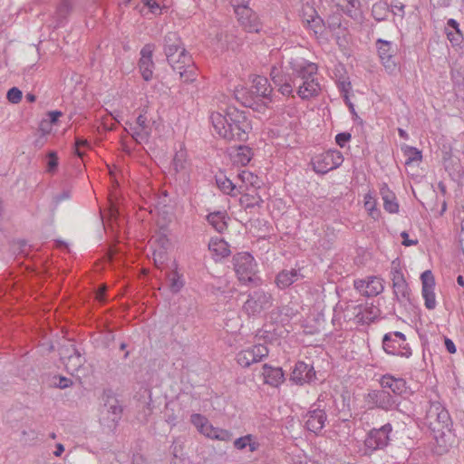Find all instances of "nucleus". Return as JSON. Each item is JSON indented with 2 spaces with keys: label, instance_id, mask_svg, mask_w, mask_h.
I'll use <instances>...</instances> for the list:
<instances>
[{
  "label": "nucleus",
  "instance_id": "nucleus-1",
  "mask_svg": "<svg viewBox=\"0 0 464 464\" xmlns=\"http://www.w3.org/2000/svg\"><path fill=\"white\" fill-rule=\"evenodd\" d=\"M164 53L169 64L174 72L179 74L184 82H192L196 80L195 63L176 33L170 32L165 35Z\"/></svg>",
  "mask_w": 464,
  "mask_h": 464
},
{
  "label": "nucleus",
  "instance_id": "nucleus-2",
  "mask_svg": "<svg viewBox=\"0 0 464 464\" xmlns=\"http://www.w3.org/2000/svg\"><path fill=\"white\" fill-rule=\"evenodd\" d=\"M289 65L293 74L300 79L301 83L297 87V95L302 100H309L319 95L321 85L317 79V65L302 57L292 58Z\"/></svg>",
  "mask_w": 464,
  "mask_h": 464
},
{
  "label": "nucleus",
  "instance_id": "nucleus-3",
  "mask_svg": "<svg viewBox=\"0 0 464 464\" xmlns=\"http://www.w3.org/2000/svg\"><path fill=\"white\" fill-rule=\"evenodd\" d=\"M425 423L433 432L437 447V454H443L448 450L449 443L446 440L445 430H450L451 418L446 408L439 401L430 402V407L426 411Z\"/></svg>",
  "mask_w": 464,
  "mask_h": 464
},
{
  "label": "nucleus",
  "instance_id": "nucleus-4",
  "mask_svg": "<svg viewBox=\"0 0 464 464\" xmlns=\"http://www.w3.org/2000/svg\"><path fill=\"white\" fill-rule=\"evenodd\" d=\"M235 272L243 284L258 285L261 280L256 276L257 265L252 255L247 252L238 253L233 257Z\"/></svg>",
  "mask_w": 464,
  "mask_h": 464
},
{
  "label": "nucleus",
  "instance_id": "nucleus-5",
  "mask_svg": "<svg viewBox=\"0 0 464 464\" xmlns=\"http://www.w3.org/2000/svg\"><path fill=\"white\" fill-rule=\"evenodd\" d=\"M392 431V426L390 423H386L379 429L371 430L364 440L362 454L370 456L374 451L386 448L391 440Z\"/></svg>",
  "mask_w": 464,
  "mask_h": 464
},
{
  "label": "nucleus",
  "instance_id": "nucleus-6",
  "mask_svg": "<svg viewBox=\"0 0 464 464\" xmlns=\"http://www.w3.org/2000/svg\"><path fill=\"white\" fill-rule=\"evenodd\" d=\"M229 121L231 122L227 130H231L230 137H224L223 139L227 140H246L252 127L245 112L235 107H230Z\"/></svg>",
  "mask_w": 464,
  "mask_h": 464
},
{
  "label": "nucleus",
  "instance_id": "nucleus-7",
  "mask_svg": "<svg viewBox=\"0 0 464 464\" xmlns=\"http://www.w3.org/2000/svg\"><path fill=\"white\" fill-rule=\"evenodd\" d=\"M190 421L200 434L208 439L228 441L232 438L229 430L214 427L202 414L193 413L190 416Z\"/></svg>",
  "mask_w": 464,
  "mask_h": 464
},
{
  "label": "nucleus",
  "instance_id": "nucleus-8",
  "mask_svg": "<svg viewBox=\"0 0 464 464\" xmlns=\"http://www.w3.org/2000/svg\"><path fill=\"white\" fill-rule=\"evenodd\" d=\"M272 305V295L263 289H257L248 295V298L245 302L243 309L248 315H258L270 309Z\"/></svg>",
  "mask_w": 464,
  "mask_h": 464
},
{
  "label": "nucleus",
  "instance_id": "nucleus-9",
  "mask_svg": "<svg viewBox=\"0 0 464 464\" xmlns=\"http://www.w3.org/2000/svg\"><path fill=\"white\" fill-rule=\"evenodd\" d=\"M291 70L290 65L283 67L282 65H274L271 69L270 76L278 88V92L285 96H290L293 94L294 87L296 85L295 74L290 73L288 71Z\"/></svg>",
  "mask_w": 464,
  "mask_h": 464
},
{
  "label": "nucleus",
  "instance_id": "nucleus-10",
  "mask_svg": "<svg viewBox=\"0 0 464 464\" xmlns=\"http://www.w3.org/2000/svg\"><path fill=\"white\" fill-rule=\"evenodd\" d=\"M343 161V154L337 150H326L313 159V168L316 173L325 174L337 169Z\"/></svg>",
  "mask_w": 464,
  "mask_h": 464
},
{
  "label": "nucleus",
  "instance_id": "nucleus-11",
  "mask_svg": "<svg viewBox=\"0 0 464 464\" xmlns=\"http://www.w3.org/2000/svg\"><path fill=\"white\" fill-rule=\"evenodd\" d=\"M382 346L389 354L406 358L411 355V350L406 343L405 335L401 332L386 334L382 339Z\"/></svg>",
  "mask_w": 464,
  "mask_h": 464
},
{
  "label": "nucleus",
  "instance_id": "nucleus-12",
  "mask_svg": "<svg viewBox=\"0 0 464 464\" xmlns=\"http://www.w3.org/2000/svg\"><path fill=\"white\" fill-rule=\"evenodd\" d=\"M365 402L370 409L378 408L385 411L397 409L398 399L384 390L372 391L365 396Z\"/></svg>",
  "mask_w": 464,
  "mask_h": 464
},
{
  "label": "nucleus",
  "instance_id": "nucleus-13",
  "mask_svg": "<svg viewBox=\"0 0 464 464\" xmlns=\"http://www.w3.org/2000/svg\"><path fill=\"white\" fill-rule=\"evenodd\" d=\"M269 353L264 344H256L241 350L237 354V362L242 367H249L251 364L262 361Z\"/></svg>",
  "mask_w": 464,
  "mask_h": 464
},
{
  "label": "nucleus",
  "instance_id": "nucleus-14",
  "mask_svg": "<svg viewBox=\"0 0 464 464\" xmlns=\"http://www.w3.org/2000/svg\"><path fill=\"white\" fill-rule=\"evenodd\" d=\"M354 288L366 297L376 296L382 293L384 286L382 279L378 276H367L354 281Z\"/></svg>",
  "mask_w": 464,
  "mask_h": 464
},
{
  "label": "nucleus",
  "instance_id": "nucleus-15",
  "mask_svg": "<svg viewBox=\"0 0 464 464\" xmlns=\"http://www.w3.org/2000/svg\"><path fill=\"white\" fill-rule=\"evenodd\" d=\"M230 107L228 106L227 108H220L217 111H213L210 114V121L212 123V126L215 130V131L218 134L219 137H230L231 130H227L229 129L230 125Z\"/></svg>",
  "mask_w": 464,
  "mask_h": 464
},
{
  "label": "nucleus",
  "instance_id": "nucleus-16",
  "mask_svg": "<svg viewBox=\"0 0 464 464\" xmlns=\"http://www.w3.org/2000/svg\"><path fill=\"white\" fill-rule=\"evenodd\" d=\"M240 24L249 33L259 32L261 25L258 16L248 6H240L235 10Z\"/></svg>",
  "mask_w": 464,
  "mask_h": 464
},
{
  "label": "nucleus",
  "instance_id": "nucleus-17",
  "mask_svg": "<svg viewBox=\"0 0 464 464\" xmlns=\"http://www.w3.org/2000/svg\"><path fill=\"white\" fill-rule=\"evenodd\" d=\"M154 52V44H148L140 50V58L139 61V70L145 81H150L153 76L154 63L152 54Z\"/></svg>",
  "mask_w": 464,
  "mask_h": 464
},
{
  "label": "nucleus",
  "instance_id": "nucleus-18",
  "mask_svg": "<svg viewBox=\"0 0 464 464\" xmlns=\"http://www.w3.org/2000/svg\"><path fill=\"white\" fill-rule=\"evenodd\" d=\"M65 351L68 355H66L63 350L61 353L62 360L63 361L67 372L73 375L82 367L85 360L72 344Z\"/></svg>",
  "mask_w": 464,
  "mask_h": 464
},
{
  "label": "nucleus",
  "instance_id": "nucleus-19",
  "mask_svg": "<svg viewBox=\"0 0 464 464\" xmlns=\"http://www.w3.org/2000/svg\"><path fill=\"white\" fill-rule=\"evenodd\" d=\"M130 130L137 142H147L152 130L151 122L146 115L140 114L136 120L135 126L130 127Z\"/></svg>",
  "mask_w": 464,
  "mask_h": 464
},
{
  "label": "nucleus",
  "instance_id": "nucleus-20",
  "mask_svg": "<svg viewBox=\"0 0 464 464\" xmlns=\"http://www.w3.org/2000/svg\"><path fill=\"white\" fill-rule=\"evenodd\" d=\"M315 377L313 366L298 362L295 363L290 380L298 385L311 382Z\"/></svg>",
  "mask_w": 464,
  "mask_h": 464
},
{
  "label": "nucleus",
  "instance_id": "nucleus-21",
  "mask_svg": "<svg viewBox=\"0 0 464 464\" xmlns=\"http://www.w3.org/2000/svg\"><path fill=\"white\" fill-rule=\"evenodd\" d=\"M305 427L308 430L317 433L323 430L326 421V414L324 410H310L304 417Z\"/></svg>",
  "mask_w": 464,
  "mask_h": 464
},
{
  "label": "nucleus",
  "instance_id": "nucleus-22",
  "mask_svg": "<svg viewBox=\"0 0 464 464\" xmlns=\"http://www.w3.org/2000/svg\"><path fill=\"white\" fill-rule=\"evenodd\" d=\"M376 47L382 64L387 69H392L395 66V63L392 59L396 53V48L393 46V44L390 41L378 39Z\"/></svg>",
  "mask_w": 464,
  "mask_h": 464
},
{
  "label": "nucleus",
  "instance_id": "nucleus-23",
  "mask_svg": "<svg viewBox=\"0 0 464 464\" xmlns=\"http://www.w3.org/2000/svg\"><path fill=\"white\" fill-rule=\"evenodd\" d=\"M262 370L264 382L270 386L278 387L285 380L284 372L279 367H273L265 363Z\"/></svg>",
  "mask_w": 464,
  "mask_h": 464
},
{
  "label": "nucleus",
  "instance_id": "nucleus-24",
  "mask_svg": "<svg viewBox=\"0 0 464 464\" xmlns=\"http://www.w3.org/2000/svg\"><path fill=\"white\" fill-rule=\"evenodd\" d=\"M216 183L218 188L227 195L236 197L239 193H243V186L234 184L225 174L219 173L216 176Z\"/></svg>",
  "mask_w": 464,
  "mask_h": 464
},
{
  "label": "nucleus",
  "instance_id": "nucleus-25",
  "mask_svg": "<svg viewBox=\"0 0 464 464\" xmlns=\"http://www.w3.org/2000/svg\"><path fill=\"white\" fill-rule=\"evenodd\" d=\"M172 167L175 172L181 178H186L188 176L189 162L188 160L187 151L181 146L174 155Z\"/></svg>",
  "mask_w": 464,
  "mask_h": 464
},
{
  "label": "nucleus",
  "instance_id": "nucleus-26",
  "mask_svg": "<svg viewBox=\"0 0 464 464\" xmlns=\"http://www.w3.org/2000/svg\"><path fill=\"white\" fill-rule=\"evenodd\" d=\"M381 386L383 389H390L394 394L401 395L406 391V382L402 378H395L392 375L385 374L381 378Z\"/></svg>",
  "mask_w": 464,
  "mask_h": 464
},
{
  "label": "nucleus",
  "instance_id": "nucleus-27",
  "mask_svg": "<svg viewBox=\"0 0 464 464\" xmlns=\"http://www.w3.org/2000/svg\"><path fill=\"white\" fill-rule=\"evenodd\" d=\"M302 16L303 21L316 33V28L321 26L322 19L317 15L314 5L309 2L303 5Z\"/></svg>",
  "mask_w": 464,
  "mask_h": 464
},
{
  "label": "nucleus",
  "instance_id": "nucleus-28",
  "mask_svg": "<svg viewBox=\"0 0 464 464\" xmlns=\"http://www.w3.org/2000/svg\"><path fill=\"white\" fill-rule=\"evenodd\" d=\"M252 92L257 97L269 98L272 88L268 80L260 75H255L252 79Z\"/></svg>",
  "mask_w": 464,
  "mask_h": 464
},
{
  "label": "nucleus",
  "instance_id": "nucleus-29",
  "mask_svg": "<svg viewBox=\"0 0 464 464\" xmlns=\"http://www.w3.org/2000/svg\"><path fill=\"white\" fill-rule=\"evenodd\" d=\"M208 249L216 258H224L230 255L229 245L219 237H215L210 239Z\"/></svg>",
  "mask_w": 464,
  "mask_h": 464
},
{
  "label": "nucleus",
  "instance_id": "nucleus-30",
  "mask_svg": "<svg viewBox=\"0 0 464 464\" xmlns=\"http://www.w3.org/2000/svg\"><path fill=\"white\" fill-rule=\"evenodd\" d=\"M301 277V274L296 269L283 270L276 276V284L279 288L285 289Z\"/></svg>",
  "mask_w": 464,
  "mask_h": 464
},
{
  "label": "nucleus",
  "instance_id": "nucleus-31",
  "mask_svg": "<svg viewBox=\"0 0 464 464\" xmlns=\"http://www.w3.org/2000/svg\"><path fill=\"white\" fill-rule=\"evenodd\" d=\"M104 410L107 412L108 419L112 422H117L122 412V408L117 398L111 395H108L104 403Z\"/></svg>",
  "mask_w": 464,
  "mask_h": 464
},
{
  "label": "nucleus",
  "instance_id": "nucleus-32",
  "mask_svg": "<svg viewBox=\"0 0 464 464\" xmlns=\"http://www.w3.org/2000/svg\"><path fill=\"white\" fill-rule=\"evenodd\" d=\"M446 34L449 41L453 45H459L463 40L462 34L459 30V24L455 19H449L447 22Z\"/></svg>",
  "mask_w": 464,
  "mask_h": 464
},
{
  "label": "nucleus",
  "instance_id": "nucleus-33",
  "mask_svg": "<svg viewBox=\"0 0 464 464\" xmlns=\"http://www.w3.org/2000/svg\"><path fill=\"white\" fill-rule=\"evenodd\" d=\"M253 156L251 149L246 146H239L231 153V159L236 165L246 166Z\"/></svg>",
  "mask_w": 464,
  "mask_h": 464
},
{
  "label": "nucleus",
  "instance_id": "nucleus-34",
  "mask_svg": "<svg viewBox=\"0 0 464 464\" xmlns=\"http://www.w3.org/2000/svg\"><path fill=\"white\" fill-rule=\"evenodd\" d=\"M259 446L256 439L251 434L240 437L234 441V447L239 450L248 449L250 452H254L259 449Z\"/></svg>",
  "mask_w": 464,
  "mask_h": 464
},
{
  "label": "nucleus",
  "instance_id": "nucleus-35",
  "mask_svg": "<svg viewBox=\"0 0 464 464\" xmlns=\"http://www.w3.org/2000/svg\"><path fill=\"white\" fill-rule=\"evenodd\" d=\"M227 214L225 211H216L208 215L207 219L213 228L218 233H222L227 229Z\"/></svg>",
  "mask_w": 464,
  "mask_h": 464
},
{
  "label": "nucleus",
  "instance_id": "nucleus-36",
  "mask_svg": "<svg viewBox=\"0 0 464 464\" xmlns=\"http://www.w3.org/2000/svg\"><path fill=\"white\" fill-rule=\"evenodd\" d=\"M381 193L383 200L384 209L391 214L397 213L399 211V204L395 195L387 188H382L381 189Z\"/></svg>",
  "mask_w": 464,
  "mask_h": 464
},
{
  "label": "nucleus",
  "instance_id": "nucleus-37",
  "mask_svg": "<svg viewBox=\"0 0 464 464\" xmlns=\"http://www.w3.org/2000/svg\"><path fill=\"white\" fill-rule=\"evenodd\" d=\"M337 6L350 17L358 16L360 2L358 0H335Z\"/></svg>",
  "mask_w": 464,
  "mask_h": 464
},
{
  "label": "nucleus",
  "instance_id": "nucleus-38",
  "mask_svg": "<svg viewBox=\"0 0 464 464\" xmlns=\"http://www.w3.org/2000/svg\"><path fill=\"white\" fill-rule=\"evenodd\" d=\"M237 177L242 182L240 186H243V191L248 190L249 188H256L259 187V178L248 170L240 171Z\"/></svg>",
  "mask_w": 464,
  "mask_h": 464
},
{
  "label": "nucleus",
  "instance_id": "nucleus-39",
  "mask_svg": "<svg viewBox=\"0 0 464 464\" xmlns=\"http://www.w3.org/2000/svg\"><path fill=\"white\" fill-rule=\"evenodd\" d=\"M161 246L159 249L153 250V260L157 267H161L168 260L167 248L169 245L167 237H160Z\"/></svg>",
  "mask_w": 464,
  "mask_h": 464
},
{
  "label": "nucleus",
  "instance_id": "nucleus-40",
  "mask_svg": "<svg viewBox=\"0 0 464 464\" xmlns=\"http://www.w3.org/2000/svg\"><path fill=\"white\" fill-rule=\"evenodd\" d=\"M364 208L369 216L373 219H378L381 216V211L377 208V200L371 192L364 195Z\"/></svg>",
  "mask_w": 464,
  "mask_h": 464
},
{
  "label": "nucleus",
  "instance_id": "nucleus-41",
  "mask_svg": "<svg viewBox=\"0 0 464 464\" xmlns=\"http://www.w3.org/2000/svg\"><path fill=\"white\" fill-rule=\"evenodd\" d=\"M240 204L246 208L258 207L263 203V199L257 193L250 194L243 191L240 193Z\"/></svg>",
  "mask_w": 464,
  "mask_h": 464
},
{
  "label": "nucleus",
  "instance_id": "nucleus-42",
  "mask_svg": "<svg viewBox=\"0 0 464 464\" xmlns=\"http://www.w3.org/2000/svg\"><path fill=\"white\" fill-rule=\"evenodd\" d=\"M168 280L172 293H179L184 286L183 276L178 271L171 272L168 276Z\"/></svg>",
  "mask_w": 464,
  "mask_h": 464
},
{
  "label": "nucleus",
  "instance_id": "nucleus-43",
  "mask_svg": "<svg viewBox=\"0 0 464 464\" xmlns=\"http://www.w3.org/2000/svg\"><path fill=\"white\" fill-rule=\"evenodd\" d=\"M393 294L399 302L410 299V288L406 281L399 284H393Z\"/></svg>",
  "mask_w": 464,
  "mask_h": 464
},
{
  "label": "nucleus",
  "instance_id": "nucleus-44",
  "mask_svg": "<svg viewBox=\"0 0 464 464\" xmlns=\"http://www.w3.org/2000/svg\"><path fill=\"white\" fill-rule=\"evenodd\" d=\"M403 154L406 158L405 164L409 165L413 162H420L421 161L422 155L420 150H419L417 148L411 147V146H405L402 148Z\"/></svg>",
  "mask_w": 464,
  "mask_h": 464
},
{
  "label": "nucleus",
  "instance_id": "nucleus-45",
  "mask_svg": "<svg viewBox=\"0 0 464 464\" xmlns=\"http://www.w3.org/2000/svg\"><path fill=\"white\" fill-rule=\"evenodd\" d=\"M421 294L425 301L426 308L429 310L434 309L437 304L434 288L422 289Z\"/></svg>",
  "mask_w": 464,
  "mask_h": 464
},
{
  "label": "nucleus",
  "instance_id": "nucleus-46",
  "mask_svg": "<svg viewBox=\"0 0 464 464\" xmlns=\"http://www.w3.org/2000/svg\"><path fill=\"white\" fill-rule=\"evenodd\" d=\"M422 289L434 288L435 279L430 270L424 271L421 276Z\"/></svg>",
  "mask_w": 464,
  "mask_h": 464
},
{
  "label": "nucleus",
  "instance_id": "nucleus-47",
  "mask_svg": "<svg viewBox=\"0 0 464 464\" xmlns=\"http://www.w3.org/2000/svg\"><path fill=\"white\" fill-rule=\"evenodd\" d=\"M90 149L91 145L89 141L86 139L82 138H76L75 143H74V153L80 157L82 158L84 155V152L82 150V149Z\"/></svg>",
  "mask_w": 464,
  "mask_h": 464
},
{
  "label": "nucleus",
  "instance_id": "nucleus-48",
  "mask_svg": "<svg viewBox=\"0 0 464 464\" xmlns=\"http://www.w3.org/2000/svg\"><path fill=\"white\" fill-rule=\"evenodd\" d=\"M6 98L10 102L16 104L22 100V92L18 88L13 87L7 92Z\"/></svg>",
  "mask_w": 464,
  "mask_h": 464
},
{
  "label": "nucleus",
  "instance_id": "nucleus-49",
  "mask_svg": "<svg viewBox=\"0 0 464 464\" xmlns=\"http://www.w3.org/2000/svg\"><path fill=\"white\" fill-rule=\"evenodd\" d=\"M58 166V157L55 151H51L48 154L47 171L53 172Z\"/></svg>",
  "mask_w": 464,
  "mask_h": 464
},
{
  "label": "nucleus",
  "instance_id": "nucleus-50",
  "mask_svg": "<svg viewBox=\"0 0 464 464\" xmlns=\"http://www.w3.org/2000/svg\"><path fill=\"white\" fill-rule=\"evenodd\" d=\"M390 6L392 8V12L395 15H399L401 17H403L405 5L402 3L398 2L397 0H392V2L391 3Z\"/></svg>",
  "mask_w": 464,
  "mask_h": 464
},
{
  "label": "nucleus",
  "instance_id": "nucleus-51",
  "mask_svg": "<svg viewBox=\"0 0 464 464\" xmlns=\"http://www.w3.org/2000/svg\"><path fill=\"white\" fill-rule=\"evenodd\" d=\"M403 276L401 263L398 259L393 260L392 262V267H391V279L395 278V276Z\"/></svg>",
  "mask_w": 464,
  "mask_h": 464
},
{
  "label": "nucleus",
  "instance_id": "nucleus-52",
  "mask_svg": "<svg viewBox=\"0 0 464 464\" xmlns=\"http://www.w3.org/2000/svg\"><path fill=\"white\" fill-rule=\"evenodd\" d=\"M351 134L348 132H341L335 136V142L341 147L343 148L346 146L347 142L351 140Z\"/></svg>",
  "mask_w": 464,
  "mask_h": 464
},
{
  "label": "nucleus",
  "instance_id": "nucleus-53",
  "mask_svg": "<svg viewBox=\"0 0 464 464\" xmlns=\"http://www.w3.org/2000/svg\"><path fill=\"white\" fill-rule=\"evenodd\" d=\"M145 5L148 6L152 14H160L161 10L160 4L157 0H145Z\"/></svg>",
  "mask_w": 464,
  "mask_h": 464
},
{
  "label": "nucleus",
  "instance_id": "nucleus-54",
  "mask_svg": "<svg viewBox=\"0 0 464 464\" xmlns=\"http://www.w3.org/2000/svg\"><path fill=\"white\" fill-rule=\"evenodd\" d=\"M355 310H358V313L356 314V318L358 323H369L372 320V316L365 315L364 313L362 312V306L357 305L354 307Z\"/></svg>",
  "mask_w": 464,
  "mask_h": 464
},
{
  "label": "nucleus",
  "instance_id": "nucleus-55",
  "mask_svg": "<svg viewBox=\"0 0 464 464\" xmlns=\"http://www.w3.org/2000/svg\"><path fill=\"white\" fill-rule=\"evenodd\" d=\"M297 464H320L318 460L313 459L305 454L297 456Z\"/></svg>",
  "mask_w": 464,
  "mask_h": 464
},
{
  "label": "nucleus",
  "instance_id": "nucleus-56",
  "mask_svg": "<svg viewBox=\"0 0 464 464\" xmlns=\"http://www.w3.org/2000/svg\"><path fill=\"white\" fill-rule=\"evenodd\" d=\"M382 10H384V5L382 4H375L372 6V14H373L375 19L378 21H382L384 19V17L381 15L380 11H382Z\"/></svg>",
  "mask_w": 464,
  "mask_h": 464
},
{
  "label": "nucleus",
  "instance_id": "nucleus-57",
  "mask_svg": "<svg viewBox=\"0 0 464 464\" xmlns=\"http://www.w3.org/2000/svg\"><path fill=\"white\" fill-rule=\"evenodd\" d=\"M401 237L403 239L402 245L405 246H415V245L418 244V240L417 239H409V234L406 231H402L401 233Z\"/></svg>",
  "mask_w": 464,
  "mask_h": 464
},
{
  "label": "nucleus",
  "instance_id": "nucleus-58",
  "mask_svg": "<svg viewBox=\"0 0 464 464\" xmlns=\"http://www.w3.org/2000/svg\"><path fill=\"white\" fill-rule=\"evenodd\" d=\"M444 344H445V347H446V350L450 353H455L457 349H456V345L455 343H453V341L450 338H445L444 340Z\"/></svg>",
  "mask_w": 464,
  "mask_h": 464
},
{
  "label": "nucleus",
  "instance_id": "nucleus-59",
  "mask_svg": "<svg viewBox=\"0 0 464 464\" xmlns=\"http://www.w3.org/2000/svg\"><path fill=\"white\" fill-rule=\"evenodd\" d=\"M72 381L66 377H60L59 382L56 383V385L61 388L64 389L72 385Z\"/></svg>",
  "mask_w": 464,
  "mask_h": 464
},
{
  "label": "nucleus",
  "instance_id": "nucleus-60",
  "mask_svg": "<svg viewBox=\"0 0 464 464\" xmlns=\"http://www.w3.org/2000/svg\"><path fill=\"white\" fill-rule=\"evenodd\" d=\"M61 116L62 112L60 111H53L48 113L51 123H56Z\"/></svg>",
  "mask_w": 464,
  "mask_h": 464
},
{
  "label": "nucleus",
  "instance_id": "nucleus-61",
  "mask_svg": "<svg viewBox=\"0 0 464 464\" xmlns=\"http://www.w3.org/2000/svg\"><path fill=\"white\" fill-rule=\"evenodd\" d=\"M70 197H71L70 191L69 190H64L62 193H60V194L55 196V202L56 203H60L63 200L70 198Z\"/></svg>",
  "mask_w": 464,
  "mask_h": 464
},
{
  "label": "nucleus",
  "instance_id": "nucleus-62",
  "mask_svg": "<svg viewBox=\"0 0 464 464\" xmlns=\"http://www.w3.org/2000/svg\"><path fill=\"white\" fill-rule=\"evenodd\" d=\"M234 10L238 9L240 6H248L249 0H230Z\"/></svg>",
  "mask_w": 464,
  "mask_h": 464
},
{
  "label": "nucleus",
  "instance_id": "nucleus-63",
  "mask_svg": "<svg viewBox=\"0 0 464 464\" xmlns=\"http://www.w3.org/2000/svg\"><path fill=\"white\" fill-rule=\"evenodd\" d=\"M166 421L168 424H169L171 427L176 426L177 424V417L174 415V413L171 414H166Z\"/></svg>",
  "mask_w": 464,
  "mask_h": 464
},
{
  "label": "nucleus",
  "instance_id": "nucleus-64",
  "mask_svg": "<svg viewBox=\"0 0 464 464\" xmlns=\"http://www.w3.org/2000/svg\"><path fill=\"white\" fill-rule=\"evenodd\" d=\"M463 241H464V219L460 222V236H459V244H460L462 252L464 253Z\"/></svg>",
  "mask_w": 464,
  "mask_h": 464
}]
</instances>
